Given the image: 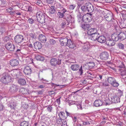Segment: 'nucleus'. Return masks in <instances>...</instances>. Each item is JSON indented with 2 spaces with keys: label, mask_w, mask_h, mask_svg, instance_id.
Returning a JSON list of instances; mask_svg holds the SVG:
<instances>
[{
  "label": "nucleus",
  "mask_w": 126,
  "mask_h": 126,
  "mask_svg": "<svg viewBox=\"0 0 126 126\" xmlns=\"http://www.w3.org/2000/svg\"><path fill=\"white\" fill-rule=\"evenodd\" d=\"M74 18L72 17L70 15H68L66 18H63L60 26L61 28H64L65 27L67 21V25L69 26V27H71L74 25Z\"/></svg>",
  "instance_id": "1"
},
{
  "label": "nucleus",
  "mask_w": 126,
  "mask_h": 126,
  "mask_svg": "<svg viewBox=\"0 0 126 126\" xmlns=\"http://www.w3.org/2000/svg\"><path fill=\"white\" fill-rule=\"evenodd\" d=\"M12 81V78L7 73H4L1 76L0 81L2 83L8 84Z\"/></svg>",
  "instance_id": "2"
},
{
  "label": "nucleus",
  "mask_w": 126,
  "mask_h": 126,
  "mask_svg": "<svg viewBox=\"0 0 126 126\" xmlns=\"http://www.w3.org/2000/svg\"><path fill=\"white\" fill-rule=\"evenodd\" d=\"M125 33H126V32H121L118 34L115 33L112 35L111 38L112 40L115 41H117L119 40L122 41L126 38Z\"/></svg>",
  "instance_id": "3"
},
{
  "label": "nucleus",
  "mask_w": 126,
  "mask_h": 126,
  "mask_svg": "<svg viewBox=\"0 0 126 126\" xmlns=\"http://www.w3.org/2000/svg\"><path fill=\"white\" fill-rule=\"evenodd\" d=\"M36 17L37 21L41 24L45 22L46 15L41 12H38L36 14Z\"/></svg>",
  "instance_id": "4"
},
{
  "label": "nucleus",
  "mask_w": 126,
  "mask_h": 126,
  "mask_svg": "<svg viewBox=\"0 0 126 126\" xmlns=\"http://www.w3.org/2000/svg\"><path fill=\"white\" fill-rule=\"evenodd\" d=\"M15 41L16 43L18 44L22 42L23 43L22 44V46L26 45V40L21 35H17L15 36Z\"/></svg>",
  "instance_id": "5"
},
{
  "label": "nucleus",
  "mask_w": 126,
  "mask_h": 126,
  "mask_svg": "<svg viewBox=\"0 0 126 126\" xmlns=\"http://www.w3.org/2000/svg\"><path fill=\"white\" fill-rule=\"evenodd\" d=\"M71 69L73 71H77L79 69V73L81 75L83 73L82 66L80 67L79 65L75 64L72 65L71 66Z\"/></svg>",
  "instance_id": "6"
},
{
  "label": "nucleus",
  "mask_w": 126,
  "mask_h": 126,
  "mask_svg": "<svg viewBox=\"0 0 126 126\" xmlns=\"http://www.w3.org/2000/svg\"><path fill=\"white\" fill-rule=\"evenodd\" d=\"M108 81L109 83L114 87H117L119 85V84L114 78L110 77L108 78Z\"/></svg>",
  "instance_id": "7"
},
{
  "label": "nucleus",
  "mask_w": 126,
  "mask_h": 126,
  "mask_svg": "<svg viewBox=\"0 0 126 126\" xmlns=\"http://www.w3.org/2000/svg\"><path fill=\"white\" fill-rule=\"evenodd\" d=\"M112 13H110L106 14L104 16V17L106 20L111 22L110 23H112V22H116V21L115 19H112Z\"/></svg>",
  "instance_id": "8"
},
{
  "label": "nucleus",
  "mask_w": 126,
  "mask_h": 126,
  "mask_svg": "<svg viewBox=\"0 0 126 126\" xmlns=\"http://www.w3.org/2000/svg\"><path fill=\"white\" fill-rule=\"evenodd\" d=\"M87 14L83 16V22H87L91 21L92 18L91 15L87 13Z\"/></svg>",
  "instance_id": "9"
},
{
  "label": "nucleus",
  "mask_w": 126,
  "mask_h": 126,
  "mask_svg": "<svg viewBox=\"0 0 126 126\" xmlns=\"http://www.w3.org/2000/svg\"><path fill=\"white\" fill-rule=\"evenodd\" d=\"M61 60L59 59L57 60L55 58H52L50 60V63L51 65L52 66H55L57 64L60 65L61 64Z\"/></svg>",
  "instance_id": "10"
},
{
  "label": "nucleus",
  "mask_w": 126,
  "mask_h": 126,
  "mask_svg": "<svg viewBox=\"0 0 126 126\" xmlns=\"http://www.w3.org/2000/svg\"><path fill=\"white\" fill-rule=\"evenodd\" d=\"M109 53L106 51L102 52L100 55V58L103 60H105L107 59L109 57Z\"/></svg>",
  "instance_id": "11"
},
{
  "label": "nucleus",
  "mask_w": 126,
  "mask_h": 126,
  "mask_svg": "<svg viewBox=\"0 0 126 126\" xmlns=\"http://www.w3.org/2000/svg\"><path fill=\"white\" fill-rule=\"evenodd\" d=\"M66 46L72 49L76 48V46L75 44L70 39H68Z\"/></svg>",
  "instance_id": "12"
},
{
  "label": "nucleus",
  "mask_w": 126,
  "mask_h": 126,
  "mask_svg": "<svg viewBox=\"0 0 126 126\" xmlns=\"http://www.w3.org/2000/svg\"><path fill=\"white\" fill-rule=\"evenodd\" d=\"M67 37L62 38L60 40V42L61 45L62 46H65L67 45V43L68 41Z\"/></svg>",
  "instance_id": "13"
},
{
  "label": "nucleus",
  "mask_w": 126,
  "mask_h": 126,
  "mask_svg": "<svg viewBox=\"0 0 126 126\" xmlns=\"http://www.w3.org/2000/svg\"><path fill=\"white\" fill-rule=\"evenodd\" d=\"M6 48L8 50L13 51L15 48V46L14 45L11 43H8L6 44L5 46Z\"/></svg>",
  "instance_id": "14"
},
{
  "label": "nucleus",
  "mask_w": 126,
  "mask_h": 126,
  "mask_svg": "<svg viewBox=\"0 0 126 126\" xmlns=\"http://www.w3.org/2000/svg\"><path fill=\"white\" fill-rule=\"evenodd\" d=\"M86 5L88 6L87 12L91 13L94 10L93 6L90 3H86Z\"/></svg>",
  "instance_id": "15"
},
{
  "label": "nucleus",
  "mask_w": 126,
  "mask_h": 126,
  "mask_svg": "<svg viewBox=\"0 0 126 126\" xmlns=\"http://www.w3.org/2000/svg\"><path fill=\"white\" fill-rule=\"evenodd\" d=\"M10 63L12 66H15L19 64V61L17 59H13L10 61Z\"/></svg>",
  "instance_id": "16"
},
{
  "label": "nucleus",
  "mask_w": 126,
  "mask_h": 126,
  "mask_svg": "<svg viewBox=\"0 0 126 126\" xmlns=\"http://www.w3.org/2000/svg\"><path fill=\"white\" fill-rule=\"evenodd\" d=\"M99 36V34L98 32H97L90 35V38L92 40L95 41L97 40L98 38V37Z\"/></svg>",
  "instance_id": "17"
},
{
  "label": "nucleus",
  "mask_w": 126,
  "mask_h": 126,
  "mask_svg": "<svg viewBox=\"0 0 126 126\" xmlns=\"http://www.w3.org/2000/svg\"><path fill=\"white\" fill-rule=\"evenodd\" d=\"M24 73L27 75H30L31 74L32 70L31 67L28 66L24 67Z\"/></svg>",
  "instance_id": "18"
},
{
  "label": "nucleus",
  "mask_w": 126,
  "mask_h": 126,
  "mask_svg": "<svg viewBox=\"0 0 126 126\" xmlns=\"http://www.w3.org/2000/svg\"><path fill=\"white\" fill-rule=\"evenodd\" d=\"M9 106L12 109H15L16 106V103L15 100L13 99L9 101Z\"/></svg>",
  "instance_id": "19"
},
{
  "label": "nucleus",
  "mask_w": 126,
  "mask_h": 126,
  "mask_svg": "<svg viewBox=\"0 0 126 126\" xmlns=\"http://www.w3.org/2000/svg\"><path fill=\"white\" fill-rule=\"evenodd\" d=\"M38 38L39 40L42 43H45L46 41V38L45 36L44 35L40 34L38 36Z\"/></svg>",
  "instance_id": "20"
},
{
  "label": "nucleus",
  "mask_w": 126,
  "mask_h": 126,
  "mask_svg": "<svg viewBox=\"0 0 126 126\" xmlns=\"http://www.w3.org/2000/svg\"><path fill=\"white\" fill-rule=\"evenodd\" d=\"M112 103H116L120 102L119 98L117 96H115L114 97L112 96L111 97Z\"/></svg>",
  "instance_id": "21"
},
{
  "label": "nucleus",
  "mask_w": 126,
  "mask_h": 126,
  "mask_svg": "<svg viewBox=\"0 0 126 126\" xmlns=\"http://www.w3.org/2000/svg\"><path fill=\"white\" fill-rule=\"evenodd\" d=\"M97 32L98 31L96 29L94 28H92L89 29L87 32V34L88 35H91L92 34H94Z\"/></svg>",
  "instance_id": "22"
},
{
  "label": "nucleus",
  "mask_w": 126,
  "mask_h": 126,
  "mask_svg": "<svg viewBox=\"0 0 126 126\" xmlns=\"http://www.w3.org/2000/svg\"><path fill=\"white\" fill-rule=\"evenodd\" d=\"M17 87L16 85L13 84L10 87L9 91L10 92L14 93L17 91Z\"/></svg>",
  "instance_id": "23"
},
{
  "label": "nucleus",
  "mask_w": 126,
  "mask_h": 126,
  "mask_svg": "<svg viewBox=\"0 0 126 126\" xmlns=\"http://www.w3.org/2000/svg\"><path fill=\"white\" fill-rule=\"evenodd\" d=\"M42 45L41 43L38 42H35L34 43V48L36 49H39L42 47Z\"/></svg>",
  "instance_id": "24"
},
{
  "label": "nucleus",
  "mask_w": 126,
  "mask_h": 126,
  "mask_svg": "<svg viewBox=\"0 0 126 126\" xmlns=\"http://www.w3.org/2000/svg\"><path fill=\"white\" fill-rule=\"evenodd\" d=\"M103 100L105 101L104 103L105 105H109L110 104L112 103L111 99V100L108 97H106V98H104L103 99Z\"/></svg>",
  "instance_id": "25"
},
{
  "label": "nucleus",
  "mask_w": 126,
  "mask_h": 126,
  "mask_svg": "<svg viewBox=\"0 0 126 126\" xmlns=\"http://www.w3.org/2000/svg\"><path fill=\"white\" fill-rule=\"evenodd\" d=\"M20 92L24 95H28L29 94L28 90L24 88H21L20 90Z\"/></svg>",
  "instance_id": "26"
},
{
  "label": "nucleus",
  "mask_w": 126,
  "mask_h": 126,
  "mask_svg": "<svg viewBox=\"0 0 126 126\" xmlns=\"http://www.w3.org/2000/svg\"><path fill=\"white\" fill-rule=\"evenodd\" d=\"M102 104V102L100 100H95L94 103V106L96 107L101 106Z\"/></svg>",
  "instance_id": "27"
},
{
  "label": "nucleus",
  "mask_w": 126,
  "mask_h": 126,
  "mask_svg": "<svg viewBox=\"0 0 126 126\" xmlns=\"http://www.w3.org/2000/svg\"><path fill=\"white\" fill-rule=\"evenodd\" d=\"M105 38L103 36H99L97 40L100 43H104L105 41Z\"/></svg>",
  "instance_id": "28"
},
{
  "label": "nucleus",
  "mask_w": 126,
  "mask_h": 126,
  "mask_svg": "<svg viewBox=\"0 0 126 126\" xmlns=\"http://www.w3.org/2000/svg\"><path fill=\"white\" fill-rule=\"evenodd\" d=\"M78 21L79 22L81 23L83 21V16L80 13H79L77 15Z\"/></svg>",
  "instance_id": "29"
},
{
  "label": "nucleus",
  "mask_w": 126,
  "mask_h": 126,
  "mask_svg": "<svg viewBox=\"0 0 126 126\" xmlns=\"http://www.w3.org/2000/svg\"><path fill=\"white\" fill-rule=\"evenodd\" d=\"M107 40L106 41V44L107 45L109 46H114L115 45V43L114 42V40Z\"/></svg>",
  "instance_id": "30"
},
{
  "label": "nucleus",
  "mask_w": 126,
  "mask_h": 126,
  "mask_svg": "<svg viewBox=\"0 0 126 126\" xmlns=\"http://www.w3.org/2000/svg\"><path fill=\"white\" fill-rule=\"evenodd\" d=\"M35 58L38 61H43L45 59L44 57L39 55H36Z\"/></svg>",
  "instance_id": "31"
},
{
  "label": "nucleus",
  "mask_w": 126,
  "mask_h": 126,
  "mask_svg": "<svg viewBox=\"0 0 126 126\" xmlns=\"http://www.w3.org/2000/svg\"><path fill=\"white\" fill-rule=\"evenodd\" d=\"M18 82L21 85H25L26 83L25 80L24 79H18Z\"/></svg>",
  "instance_id": "32"
},
{
  "label": "nucleus",
  "mask_w": 126,
  "mask_h": 126,
  "mask_svg": "<svg viewBox=\"0 0 126 126\" xmlns=\"http://www.w3.org/2000/svg\"><path fill=\"white\" fill-rule=\"evenodd\" d=\"M59 117L61 119H62L63 120L65 119L66 117L65 116V113L62 112H60L59 114Z\"/></svg>",
  "instance_id": "33"
},
{
  "label": "nucleus",
  "mask_w": 126,
  "mask_h": 126,
  "mask_svg": "<svg viewBox=\"0 0 126 126\" xmlns=\"http://www.w3.org/2000/svg\"><path fill=\"white\" fill-rule=\"evenodd\" d=\"M82 27L85 30H88L90 28V26L89 24H83L82 25Z\"/></svg>",
  "instance_id": "34"
},
{
  "label": "nucleus",
  "mask_w": 126,
  "mask_h": 126,
  "mask_svg": "<svg viewBox=\"0 0 126 126\" xmlns=\"http://www.w3.org/2000/svg\"><path fill=\"white\" fill-rule=\"evenodd\" d=\"M17 70H14L11 71L12 75L14 77H17Z\"/></svg>",
  "instance_id": "35"
},
{
  "label": "nucleus",
  "mask_w": 126,
  "mask_h": 126,
  "mask_svg": "<svg viewBox=\"0 0 126 126\" xmlns=\"http://www.w3.org/2000/svg\"><path fill=\"white\" fill-rule=\"evenodd\" d=\"M55 11V10L54 9V7L53 6H51L49 9V12L51 14H54Z\"/></svg>",
  "instance_id": "36"
},
{
  "label": "nucleus",
  "mask_w": 126,
  "mask_h": 126,
  "mask_svg": "<svg viewBox=\"0 0 126 126\" xmlns=\"http://www.w3.org/2000/svg\"><path fill=\"white\" fill-rule=\"evenodd\" d=\"M88 6L86 5V3L85 5L82 6L81 7V9L83 12H87Z\"/></svg>",
  "instance_id": "37"
},
{
  "label": "nucleus",
  "mask_w": 126,
  "mask_h": 126,
  "mask_svg": "<svg viewBox=\"0 0 126 126\" xmlns=\"http://www.w3.org/2000/svg\"><path fill=\"white\" fill-rule=\"evenodd\" d=\"M57 15L59 18H63L64 16V14L61 12H58L57 13Z\"/></svg>",
  "instance_id": "38"
},
{
  "label": "nucleus",
  "mask_w": 126,
  "mask_h": 126,
  "mask_svg": "<svg viewBox=\"0 0 126 126\" xmlns=\"http://www.w3.org/2000/svg\"><path fill=\"white\" fill-rule=\"evenodd\" d=\"M82 122L83 125L85 126H89L90 125V123L89 122H91V121H83Z\"/></svg>",
  "instance_id": "39"
},
{
  "label": "nucleus",
  "mask_w": 126,
  "mask_h": 126,
  "mask_svg": "<svg viewBox=\"0 0 126 126\" xmlns=\"http://www.w3.org/2000/svg\"><path fill=\"white\" fill-rule=\"evenodd\" d=\"M120 74L122 76L126 75V70L124 69L121 70H120Z\"/></svg>",
  "instance_id": "40"
},
{
  "label": "nucleus",
  "mask_w": 126,
  "mask_h": 126,
  "mask_svg": "<svg viewBox=\"0 0 126 126\" xmlns=\"http://www.w3.org/2000/svg\"><path fill=\"white\" fill-rule=\"evenodd\" d=\"M89 47L88 44H87L86 43L84 44L83 46V49H84V50L85 51L87 50L88 49Z\"/></svg>",
  "instance_id": "41"
},
{
  "label": "nucleus",
  "mask_w": 126,
  "mask_h": 126,
  "mask_svg": "<svg viewBox=\"0 0 126 126\" xmlns=\"http://www.w3.org/2000/svg\"><path fill=\"white\" fill-rule=\"evenodd\" d=\"M21 107L22 108L26 109L28 107V105L25 103L23 102L21 104Z\"/></svg>",
  "instance_id": "42"
},
{
  "label": "nucleus",
  "mask_w": 126,
  "mask_h": 126,
  "mask_svg": "<svg viewBox=\"0 0 126 126\" xmlns=\"http://www.w3.org/2000/svg\"><path fill=\"white\" fill-rule=\"evenodd\" d=\"M12 9H13L12 8H9L7 9L6 11H7V12L10 13V14L13 15L15 14V12L14 11H11V10Z\"/></svg>",
  "instance_id": "43"
},
{
  "label": "nucleus",
  "mask_w": 126,
  "mask_h": 126,
  "mask_svg": "<svg viewBox=\"0 0 126 126\" xmlns=\"http://www.w3.org/2000/svg\"><path fill=\"white\" fill-rule=\"evenodd\" d=\"M28 122L26 121H23L20 124V126H28Z\"/></svg>",
  "instance_id": "44"
},
{
  "label": "nucleus",
  "mask_w": 126,
  "mask_h": 126,
  "mask_svg": "<svg viewBox=\"0 0 126 126\" xmlns=\"http://www.w3.org/2000/svg\"><path fill=\"white\" fill-rule=\"evenodd\" d=\"M118 46L121 49H123L124 48V45L121 43H119L118 44Z\"/></svg>",
  "instance_id": "45"
},
{
  "label": "nucleus",
  "mask_w": 126,
  "mask_h": 126,
  "mask_svg": "<svg viewBox=\"0 0 126 126\" xmlns=\"http://www.w3.org/2000/svg\"><path fill=\"white\" fill-rule=\"evenodd\" d=\"M91 68H92L95 66V64L94 63H89L88 65Z\"/></svg>",
  "instance_id": "46"
},
{
  "label": "nucleus",
  "mask_w": 126,
  "mask_h": 126,
  "mask_svg": "<svg viewBox=\"0 0 126 126\" xmlns=\"http://www.w3.org/2000/svg\"><path fill=\"white\" fill-rule=\"evenodd\" d=\"M80 1V3L79 5V6H81V5H82L84 3L86 2V0H79Z\"/></svg>",
  "instance_id": "47"
},
{
  "label": "nucleus",
  "mask_w": 126,
  "mask_h": 126,
  "mask_svg": "<svg viewBox=\"0 0 126 126\" xmlns=\"http://www.w3.org/2000/svg\"><path fill=\"white\" fill-rule=\"evenodd\" d=\"M47 111L49 112H51L52 108L51 106H47Z\"/></svg>",
  "instance_id": "48"
},
{
  "label": "nucleus",
  "mask_w": 126,
  "mask_h": 126,
  "mask_svg": "<svg viewBox=\"0 0 126 126\" xmlns=\"http://www.w3.org/2000/svg\"><path fill=\"white\" fill-rule=\"evenodd\" d=\"M3 40L5 42H7V41H8V42H9V41H10V39L8 36H6L4 38H3Z\"/></svg>",
  "instance_id": "49"
},
{
  "label": "nucleus",
  "mask_w": 126,
  "mask_h": 126,
  "mask_svg": "<svg viewBox=\"0 0 126 126\" xmlns=\"http://www.w3.org/2000/svg\"><path fill=\"white\" fill-rule=\"evenodd\" d=\"M46 1L47 3L51 4L53 3L54 0H46Z\"/></svg>",
  "instance_id": "50"
},
{
  "label": "nucleus",
  "mask_w": 126,
  "mask_h": 126,
  "mask_svg": "<svg viewBox=\"0 0 126 126\" xmlns=\"http://www.w3.org/2000/svg\"><path fill=\"white\" fill-rule=\"evenodd\" d=\"M28 22L31 24H32L33 23L34 21V20L31 19L30 18L28 20Z\"/></svg>",
  "instance_id": "51"
},
{
  "label": "nucleus",
  "mask_w": 126,
  "mask_h": 126,
  "mask_svg": "<svg viewBox=\"0 0 126 126\" xmlns=\"http://www.w3.org/2000/svg\"><path fill=\"white\" fill-rule=\"evenodd\" d=\"M119 29V28L118 27H116L115 28L114 30L115 31H116V32L119 33L120 32V30Z\"/></svg>",
  "instance_id": "52"
},
{
  "label": "nucleus",
  "mask_w": 126,
  "mask_h": 126,
  "mask_svg": "<svg viewBox=\"0 0 126 126\" xmlns=\"http://www.w3.org/2000/svg\"><path fill=\"white\" fill-rule=\"evenodd\" d=\"M62 126H67V123L66 121H63L62 123Z\"/></svg>",
  "instance_id": "53"
},
{
  "label": "nucleus",
  "mask_w": 126,
  "mask_h": 126,
  "mask_svg": "<svg viewBox=\"0 0 126 126\" xmlns=\"http://www.w3.org/2000/svg\"><path fill=\"white\" fill-rule=\"evenodd\" d=\"M77 103V102H76L75 101H71V102H70L69 103L70 105H74L76 103Z\"/></svg>",
  "instance_id": "54"
},
{
  "label": "nucleus",
  "mask_w": 126,
  "mask_h": 126,
  "mask_svg": "<svg viewBox=\"0 0 126 126\" xmlns=\"http://www.w3.org/2000/svg\"><path fill=\"white\" fill-rule=\"evenodd\" d=\"M42 3V1L41 0H37L36 1V3L38 5H41Z\"/></svg>",
  "instance_id": "55"
},
{
  "label": "nucleus",
  "mask_w": 126,
  "mask_h": 126,
  "mask_svg": "<svg viewBox=\"0 0 126 126\" xmlns=\"http://www.w3.org/2000/svg\"><path fill=\"white\" fill-rule=\"evenodd\" d=\"M30 36L32 38H35V34L31 33L30 34Z\"/></svg>",
  "instance_id": "56"
},
{
  "label": "nucleus",
  "mask_w": 126,
  "mask_h": 126,
  "mask_svg": "<svg viewBox=\"0 0 126 126\" xmlns=\"http://www.w3.org/2000/svg\"><path fill=\"white\" fill-rule=\"evenodd\" d=\"M75 8V6L73 5H70L69 7V8L71 10Z\"/></svg>",
  "instance_id": "57"
},
{
  "label": "nucleus",
  "mask_w": 126,
  "mask_h": 126,
  "mask_svg": "<svg viewBox=\"0 0 126 126\" xmlns=\"http://www.w3.org/2000/svg\"><path fill=\"white\" fill-rule=\"evenodd\" d=\"M72 120L74 122H75L77 120V118L76 117H72Z\"/></svg>",
  "instance_id": "58"
},
{
  "label": "nucleus",
  "mask_w": 126,
  "mask_h": 126,
  "mask_svg": "<svg viewBox=\"0 0 126 126\" xmlns=\"http://www.w3.org/2000/svg\"><path fill=\"white\" fill-rule=\"evenodd\" d=\"M32 10V7H31L29 6L28 7V11H29L30 12H31Z\"/></svg>",
  "instance_id": "59"
},
{
  "label": "nucleus",
  "mask_w": 126,
  "mask_h": 126,
  "mask_svg": "<svg viewBox=\"0 0 126 126\" xmlns=\"http://www.w3.org/2000/svg\"><path fill=\"white\" fill-rule=\"evenodd\" d=\"M5 50L4 48L3 47H1L0 48V51L1 52H3Z\"/></svg>",
  "instance_id": "60"
},
{
  "label": "nucleus",
  "mask_w": 126,
  "mask_h": 126,
  "mask_svg": "<svg viewBox=\"0 0 126 126\" xmlns=\"http://www.w3.org/2000/svg\"><path fill=\"white\" fill-rule=\"evenodd\" d=\"M38 94H43V92L42 90L38 91H37Z\"/></svg>",
  "instance_id": "61"
},
{
  "label": "nucleus",
  "mask_w": 126,
  "mask_h": 126,
  "mask_svg": "<svg viewBox=\"0 0 126 126\" xmlns=\"http://www.w3.org/2000/svg\"><path fill=\"white\" fill-rule=\"evenodd\" d=\"M20 47L19 48V49H17L16 50V52H19L23 48V47H22V46H20Z\"/></svg>",
  "instance_id": "62"
},
{
  "label": "nucleus",
  "mask_w": 126,
  "mask_h": 126,
  "mask_svg": "<svg viewBox=\"0 0 126 126\" xmlns=\"http://www.w3.org/2000/svg\"><path fill=\"white\" fill-rule=\"evenodd\" d=\"M3 106L2 105L0 104V110H1L3 109Z\"/></svg>",
  "instance_id": "63"
},
{
  "label": "nucleus",
  "mask_w": 126,
  "mask_h": 126,
  "mask_svg": "<svg viewBox=\"0 0 126 126\" xmlns=\"http://www.w3.org/2000/svg\"><path fill=\"white\" fill-rule=\"evenodd\" d=\"M57 103H58L59 104L60 103V98H58L57 99Z\"/></svg>",
  "instance_id": "64"
}]
</instances>
